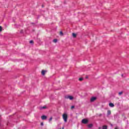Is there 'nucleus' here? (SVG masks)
<instances>
[{"instance_id": "obj_1", "label": "nucleus", "mask_w": 129, "mask_h": 129, "mask_svg": "<svg viewBox=\"0 0 129 129\" xmlns=\"http://www.w3.org/2000/svg\"><path fill=\"white\" fill-rule=\"evenodd\" d=\"M62 118L64 122H67V119H68V115L66 113H64L62 114Z\"/></svg>"}, {"instance_id": "obj_2", "label": "nucleus", "mask_w": 129, "mask_h": 129, "mask_svg": "<svg viewBox=\"0 0 129 129\" xmlns=\"http://www.w3.org/2000/svg\"><path fill=\"white\" fill-rule=\"evenodd\" d=\"M82 123H84V124H87L88 123V120L87 119H83L82 120Z\"/></svg>"}, {"instance_id": "obj_3", "label": "nucleus", "mask_w": 129, "mask_h": 129, "mask_svg": "<svg viewBox=\"0 0 129 129\" xmlns=\"http://www.w3.org/2000/svg\"><path fill=\"white\" fill-rule=\"evenodd\" d=\"M65 98H66V99H70V100H72V99H73V97L72 96H66Z\"/></svg>"}, {"instance_id": "obj_4", "label": "nucleus", "mask_w": 129, "mask_h": 129, "mask_svg": "<svg viewBox=\"0 0 129 129\" xmlns=\"http://www.w3.org/2000/svg\"><path fill=\"white\" fill-rule=\"evenodd\" d=\"M95 100H96V97H92L90 99L91 102H93V101H95Z\"/></svg>"}, {"instance_id": "obj_5", "label": "nucleus", "mask_w": 129, "mask_h": 129, "mask_svg": "<svg viewBox=\"0 0 129 129\" xmlns=\"http://www.w3.org/2000/svg\"><path fill=\"white\" fill-rule=\"evenodd\" d=\"M41 119H42L43 120H45V119H47V116H46V115H42V116H41Z\"/></svg>"}, {"instance_id": "obj_6", "label": "nucleus", "mask_w": 129, "mask_h": 129, "mask_svg": "<svg viewBox=\"0 0 129 129\" xmlns=\"http://www.w3.org/2000/svg\"><path fill=\"white\" fill-rule=\"evenodd\" d=\"M109 105L110 107H113V106H114V104H113V103H110L109 104Z\"/></svg>"}, {"instance_id": "obj_7", "label": "nucleus", "mask_w": 129, "mask_h": 129, "mask_svg": "<svg viewBox=\"0 0 129 129\" xmlns=\"http://www.w3.org/2000/svg\"><path fill=\"white\" fill-rule=\"evenodd\" d=\"M45 108H47V107L46 106H44L43 107H40V109H41V110L45 109Z\"/></svg>"}, {"instance_id": "obj_8", "label": "nucleus", "mask_w": 129, "mask_h": 129, "mask_svg": "<svg viewBox=\"0 0 129 129\" xmlns=\"http://www.w3.org/2000/svg\"><path fill=\"white\" fill-rule=\"evenodd\" d=\"M45 73H46V71L42 70L41 71V74L42 75H45Z\"/></svg>"}, {"instance_id": "obj_9", "label": "nucleus", "mask_w": 129, "mask_h": 129, "mask_svg": "<svg viewBox=\"0 0 129 129\" xmlns=\"http://www.w3.org/2000/svg\"><path fill=\"white\" fill-rule=\"evenodd\" d=\"M110 114H111V112L110 111V110H108L107 111V115H110Z\"/></svg>"}, {"instance_id": "obj_10", "label": "nucleus", "mask_w": 129, "mask_h": 129, "mask_svg": "<svg viewBox=\"0 0 129 129\" xmlns=\"http://www.w3.org/2000/svg\"><path fill=\"white\" fill-rule=\"evenodd\" d=\"M102 129H107V126L106 125H103L102 126Z\"/></svg>"}, {"instance_id": "obj_11", "label": "nucleus", "mask_w": 129, "mask_h": 129, "mask_svg": "<svg viewBox=\"0 0 129 129\" xmlns=\"http://www.w3.org/2000/svg\"><path fill=\"white\" fill-rule=\"evenodd\" d=\"M93 125L92 124H89V125H88V127H89V128H90V127H92V126H93Z\"/></svg>"}, {"instance_id": "obj_12", "label": "nucleus", "mask_w": 129, "mask_h": 129, "mask_svg": "<svg viewBox=\"0 0 129 129\" xmlns=\"http://www.w3.org/2000/svg\"><path fill=\"white\" fill-rule=\"evenodd\" d=\"M73 37H74V38H76V34L75 33H73Z\"/></svg>"}, {"instance_id": "obj_13", "label": "nucleus", "mask_w": 129, "mask_h": 129, "mask_svg": "<svg viewBox=\"0 0 129 129\" xmlns=\"http://www.w3.org/2000/svg\"><path fill=\"white\" fill-rule=\"evenodd\" d=\"M57 41L58 40L57 39H55L53 40V42H54V43H57Z\"/></svg>"}, {"instance_id": "obj_14", "label": "nucleus", "mask_w": 129, "mask_h": 129, "mask_svg": "<svg viewBox=\"0 0 129 129\" xmlns=\"http://www.w3.org/2000/svg\"><path fill=\"white\" fill-rule=\"evenodd\" d=\"M79 80L80 81H82V80H83V78H80L79 79Z\"/></svg>"}, {"instance_id": "obj_15", "label": "nucleus", "mask_w": 129, "mask_h": 129, "mask_svg": "<svg viewBox=\"0 0 129 129\" xmlns=\"http://www.w3.org/2000/svg\"><path fill=\"white\" fill-rule=\"evenodd\" d=\"M52 119H53V117H50V118L49 119V121H51V120H52Z\"/></svg>"}, {"instance_id": "obj_16", "label": "nucleus", "mask_w": 129, "mask_h": 129, "mask_svg": "<svg viewBox=\"0 0 129 129\" xmlns=\"http://www.w3.org/2000/svg\"><path fill=\"white\" fill-rule=\"evenodd\" d=\"M30 44H33L34 43V41L33 40H31L30 41Z\"/></svg>"}, {"instance_id": "obj_17", "label": "nucleus", "mask_w": 129, "mask_h": 129, "mask_svg": "<svg viewBox=\"0 0 129 129\" xmlns=\"http://www.w3.org/2000/svg\"><path fill=\"white\" fill-rule=\"evenodd\" d=\"M121 94H122V92H120L118 93L119 95H121Z\"/></svg>"}, {"instance_id": "obj_18", "label": "nucleus", "mask_w": 129, "mask_h": 129, "mask_svg": "<svg viewBox=\"0 0 129 129\" xmlns=\"http://www.w3.org/2000/svg\"><path fill=\"white\" fill-rule=\"evenodd\" d=\"M60 34L61 36H63V32H62V31L60 32Z\"/></svg>"}, {"instance_id": "obj_19", "label": "nucleus", "mask_w": 129, "mask_h": 129, "mask_svg": "<svg viewBox=\"0 0 129 129\" xmlns=\"http://www.w3.org/2000/svg\"><path fill=\"white\" fill-rule=\"evenodd\" d=\"M2 29L3 28L2 27V26H0V32H2Z\"/></svg>"}, {"instance_id": "obj_20", "label": "nucleus", "mask_w": 129, "mask_h": 129, "mask_svg": "<svg viewBox=\"0 0 129 129\" xmlns=\"http://www.w3.org/2000/svg\"><path fill=\"white\" fill-rule=\"evenodd\" d=\"M74 107H75L74 106H71V109H73V108H74Z\"/></svg>"}, {"instance_id": "obj_21", "label": "nucleus", "mask_w": 129, "mask_h": 129, "mask_svg": "<svg viewBox=\"0 0 129 129\" xmlns=\"http://www.w3.org/2000/svg\"><path fill=\"white\" fill-rule=\"evenodd\" d=\"M41 126H43V125H44V123H43V122H41Z\"/></svg>"}, {"instance_id": "obj_22", "label": "nucleus", "mask_w": 129, "mask_h": 129, "mask_svg": "<svg viewBox=\"0 0 129 129\" xmlns=\"http://www.w3.org/2000/svg\"><path fill=\"white\" fill-rule=\"evenodd\" d=\"M101 115H102V114H99V116H101Z\"/></svg>"}, {"instance_id": "obj_23", "label": "nucleus", "mask_w": 129, "mask_h": 129, "mask_svg": "<svg viewBox=\"0 0 129 129\" xmlns=\"http://www.w3.org/2000/svg\"><path fill=\"white\" fill-rule=\"evenodd\" d=\"M98 129H101V127H99Z\"/></svg>"}, {"instance_id": "obj_24", "label": "nucleus", "mask_w": 129, "mask_h": 129, "mask_svg": "<svg viewBox=\"0 0 129 129\" xmlns=\"http://www.w3.org/2000/svg\"><path fill=\"white\" fill-rule=\"evenodd\" d=\"M115 129H118V128H117V127H115Z\"/></svg>"}, {"instance_id": "obj_25", "label": "nucleus", "mask_w": 129, "mask_h": 129, "mask_svg": "<svg viewBox=\"0 0 129 129\" xmlns=\"http://www.w3.org/2000/svg\"><path fill=\"white\" fill-rule=\"evenodd\" d=\"M62 129H64V127H62Z\"/></svg>"}]
</instances>
